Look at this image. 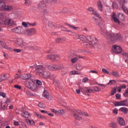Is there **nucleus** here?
<instances>
[{"mask_svg":"<svg viewBox=\"0 0 128 128\" xmlns=\"http://www.w3.org/2000/svg\"><path fill=\"white\" fill-rule=\"evenodd\" d=\"M100 34L107 38L109 42H114L118 40H122V36L119 34H114V33L110 34L108 31L102 29V28H101Z\"/></svg>","mask_w":128,"mask_h":128,"instance_id":"f257e3e1","label":"nucleus"},{"mask_svg":"<svg viewBox=\"0 0 128 128\" xmlns=\"http://www.w3.org/2000/svg\"><path fill=\"white\" fill-rule=\"evenodd\" d=\"M92 14H94V16H98L99 18V20L96 18H94V17H93V18L94 20V22L97 26H102L103 24H104V20H102V18L100 15H98V14L96 12V11L94 10V11L92 12Z\"/></svg>","mask_w":128,"mask_h":128,"instance_id":"f03ea898","label":"nucleus"},{"mask_svg":"<svg viewBox=\"0 0 128 128\" xmlns=\"http://www.w3.org/2000/svg\"><path fill=\"white\" fill-rule=\"evenodd\" d=\"M15 44L16 46H20L22 50H26V46L24 44V40L22 38L15 39Z\"/></svg>","mask_w":128,"mask_h":128,"instance_id":"7ed1b4c3","label":"nucleus"},{"mask_svg":"<svg viewBox=\"0 0 128 128\" xmlns=\"http://www.w3.org/2000/svg\"><path fill=\"white\" fill-rule=\"evenodd\" d=\"M27 88L32 92H36V84L32 80H30L28 82Z\"/></svg>","mask_w":128,"mask_h":128,"instance_id":"20e7f679","label":"nucleus"},{"mask_svg":"<svg viewBox=\"0 0 128 128\" xmlns=\"http://www.w3.org/2000/svg\"><path fill=\"white\" fill-rule=\"evenodd\" d=\"M4 24L8 26H14V24H16V22L10 18H7L4 20Z\"/></svg>","mask_w":128,"mask_h":128,"instance_id":"39448f33","label":"nucleus"},{"mask_svg":"<svg viewBox=\"0 0 128 128\" xmlns=\"http://www.w3.org/2000/svg\"><path fill=\"white\" fill-rule=\"evenodd\" d=\"M112 50L115 54H120L122 52V49L118 46H112Z\"/></svg>","mask_w":128,"mask_h":128,"instance_id":"423d86ee","label":"nucleus"},{"mask_svg":"<svg viewBox=\"0 0 128 128\" xmlns=\"http://www.w3.org/2000/svg\"><path fill=\"white\" fill-rule=\"evenodd\" d=\"M36 32V30L34 28L26 30L25 32L26 36H32V34H34Z\"/></svg>","mask_w":128,"mask_h":128,"instance_id":"0eeeda50","label":"nucleus"},{"mask_svg":"<svg viewBox=\"0 0 128 128\" xmlns=\"http://www.w3.org/2000/svg\"><path fill=\"white\" fill-rule=\"evenodd\" d=\"M90 42L92 44L94 48H98L100 46V45L98 44V39L96 38H92Z\"/></svg>","mask_w":128,"mask_h":128,"instance_id":"6e6552de","label":"nucleus"},{"mask_svg":"<svg viewBox=\"0 0 128 128\" xmlns=\"http://www.w3.org/2000/svg\"><path fill=\"white\" fill-rule=\"evenodd\" d=\"M40 76H44V78H48L50 76V72H48V71L43 70L42 72H40Z\"/></svg>","mask_w":128,"mask_h":128,"instance_id":"1a4fd4ad","label":"nucleus"},{"mask_svg":"<svg viewBox=\"0 0 128 128\" xmlns=\"http://www.w3.org/2000/svg\"><path fill=\"white\" fill-rule=\"evenodd\" d=\"M112 20H114V22H116V24H120V20L116 18V12H113L112 14V15L111 17Z\"/></svg>","mask_w":128,"mask_h":128,"instance_id":"9d476101","label":"nucleus"},{"mask_svg":"<svg viewBox=\"0 0 128 128\" xmlns=\"http://www.w3.org/2000/svg\"><path fill=\"white\" fill-rule=\"evenodd\" d=\"M46 3L44 1L40 2L38 4V8L40 10H44V8H46Z\"/></svg>","mask_w":128,"mask_h":128,"instance_id":"9b49d317","label":"nucleus"},{"mask_svg":"<svg viewBox=\"0 0 128 128\" xmlns=\"http://www.w3.org/2000/svg\"><path fill=\"white\" fill-rule=\"evenodd\" d=\"M1 8L3 10H5L6 12L12 10V6L10 5L6 6V4H4H4L2 6V8Z\"/></svg>","mask_w":128,"mask_h":128,"instance_id":"f8f14e48","label":"nucleus"},{"mask_svg":"<svg viewBox=\"0 0 128 128\" xmlns=\"http://www.w3.org/2000/svg\"><path fill=\"white\" fill-rule=\"evenodd\" d=\"M82 91L86 94H92V92H94V90L90 89L88 88H82Z\"/></svg>","mask_w":128,"mask_h":128,"instance_id":"ddd939ff","label":"nucleus"},{"mask_svg":"<svg viewBox=\"0 0 128 128\" xmlns=\"http://www.w3.org/2000/svg\"><path fill=\"white\" fill-rule=\"evenodd\" d=\"M76 56H78V55L76 54V52L74 50L70 51L68 54V57L70 58H74Z\"/></svg>","mask_w":128,"mask_h":128,"instance_id":"4468645a","label":"nucleus"},{"mask_svg":"<svg viewBox=\"0 0 128 128\" xmlns=\"http://www.w3.org/2000/svg\"><path fill=\"white\" fill-rule=\"evenodd\" d=\"M51 78L53 80V84L55 86H58V82L56 80V77L54 75H52Z\"/></svg>","mask_w":128,"mask_h":128,"instance_id":"2eb2a0df","label":"nucleus"},{"mask_svg":"<svg viewBox=\"0 0 128 128\" xmlns=\"http://www.w3.org/2000/svg\"><path fill=\"white\" fill-rule=\"evenodd\" d=\"M44 66L42 65L37 66H36V72H39V74H40V72H42L44 70Z\"/></svg>","mask_w":128,"mask_h":128,"instance_id":"dca6fc26","label":"nucleus"},{"mask_svg":"<svg viewBox=\"0 0 128 128\" xmlns=\"http://www.w3.org/2000/svg\"><path fill=\"white\" fill-rule=\"evenodd\" d=\"M118 122L120 126H126V122L122 118H118Z\"/></svg>","mask_w":128,"mask_h":128,"instance_id":"f3484780","label":"nucleus"},{"mask_svg":"<svg viewBox=\"0 0 128 128\" xmlns=\"http://www.w3.org/2000/svg\"><path fill=\"white\" fill-rule=\"evenodd\" d=\"M42 94L43 96H44V98H48V100H52V98H50V93H48V91L44 90Z\"/></svg>","mask_w":128,"mask_h":128,"instance_id":"a211bd4d","label":"nucleus"},{"mask_svg":"<svg viewBox=\"0 0 128 128\" xmlns=\"http://www.w3.org/2000/svg\"><path fill=\"white\" fill-rule=\"evenodd\" d=\"M97 6L100 10L102 12V8H104V6H102V3L100 0L97 2Z\"/></svg>","mask_w":128,"mask_h":128,"instance_id":"6ab92c4d","label":"nucleus"},{"mask_svg":"<svg viewBox=\"0 0 128 128\" xmlns=\"http://www.w3.org/2000/svg\"><path fill=\"white\" fill-rule=\"evenodd\" d=\"M48 68L50 70H58V65H50L48 66Z\"/></svg>","mask_w":128,"mask_h":128,"instance_id":"aec40b11","label":"nucleus"},{"mask_svg":"<svg viewBox=\"0 0 128 128\" xmlns=\"http://www.w3.org/2000/svg\"><path fill=\"white\" fill-rule=\"evenodd\" d=\"M72 114L74 116V118L76 119V120H82V117L81 116H80L78 115H77L76 114V113H74V112L72 111Z\"/></svg>","mask_w":128,"mask_h":128,"instance_id":"412c9836","label":"nucleus"},{"mask_svg":"<svg viewBox=\"0 0 128 128\" xmlns=\"http://www.w3.org/2000/svg\"><path fill=\"white\" fill-rule=\"evenodd\" d=\"M22 80H29L32 78L30 74H24L22 76Z\"/></svg>","mask_w":128,"mask_h":128,"instance_id":"4be33fe9","label":"nucleus"},{"mask_svg":"<svg viewBox=\"0 0 128 128\" xmlns=\"http://www.w3.org/2000/svg\"><path fill=\"white\" fill-rule=\"evenodd\" d=\"M124 2L122 3V10L124 12H125V14H126L128 16V8H126L124 5Z\"/></svg>","mask_w":128,"mask_h":128,"instance_id":"5701e85b","label":"nucleus"},{"mask_svg":"<svg viewBox=\"0 0 128 128\" xmlns=\"http://www.w3.org/2000/svg\"><path fill=\"white\" fill-rule=\"evenodd\" d=\"M19 30H20V34H26V30H24V28L22 26H19Z\"/></svg>","mask_w":128,"mask_h":128,"instance_id":"b1692460","label":"nucleus"},{"mask_svg":"<svg viewBox=\"0 0 128 128\" xmlns=\"http://www.w3.org/2000/svg\"><path fill=\"white\" fill-rule=\"evenodd\" d=\"M67 26H69L70 28H72V30H80V27H76L73 25H71L68 24H67Z\"/></svg>","mask_w":128,"mask_h":128,"instance_id":"393cba45","label":"nucleus"},{"mask_svg":"<svg viewBox=\"0 0 128 128\" xmlns=\"http://www.w3.org/2000/svg\"><path fill=\"white\" fill-rule=\"evenodd\" d=\"M13 32H15V34H20V26L16 28H15L12 30Z\"/></svg>","mask_w":128,"mask_h":128,"instance_id":"a878e982","label":"nucleus"},{"mask_svg":"<svg viewBox=\"0 0 128 128\" xmlns=\"http://www.w3.org/2000/svg\"><path fill=\"white\" fill-rule=\"evenodd\" d=\"M76 113L78 114H80V116H88V113H82L80 110H77Z\"/></svg>","mask_w":128,"mask_h":128,"instance_id":"bb28decb","label":"nucleus"},{"mask_svg":"<svg viewBox=\"0 0 128 128\" xmlns=\"http://www.w3.org/2000/svg\"><path fill=\"white\" fill-rule=\"evenodd\" d=\"M76 113L78 114H80V116H88V113H82L80 110H77Z\"/></svg>","mask_w":128,"mask_h":128,"instance_id":"cd10ccee","label":"nucleus"},{"mask_svg":"<svg viewBox=\"0 0 128 128\" xmlns=\"http://www.w3.org/2000/svg\"><path fill=\"white\" fill-rule=\"evenodd\" d=\"M76 113L78 114H80V116H88V113H82L80 110H77Z\"/></svg>","mask_w":128,"mask_h":128,"instance_id":"c85d7f7f","label":"nucleus"},{"mask_svg":"<svg viewBox=\"0 0 128 128\" xmlns=\"http://www.w3.org/2000/svg\"><path fill=\"white\" fill-rule=\"evenodd\" d=\"M48 60H54L56 58V55H48Z\"/></svg>","mask_w":128,"mask_h":128,"instance_id":"c756f323","label":"nucleus"},{"mask_svg":"<svg viewBox=\"0 0 128 128\" xmlns=\"http://www.w3.org/2000/svg\"><path fill=\"white\" fill-rule=\"evenodd\" d=\"M120 112H122L124 114H128V108H125V107H122V108H120Z\"/></svg>","mask_w":128,"mask_h":128,"instance_id":"7c9ffc66","label":"nucleus"},{"mask_svg":"<svg viewBox=\"0 0 128 128\" xmlns=\"http://www.w3.org/2000/svg\"><path fill=\"white\" fill-rule=\"evenodd\" d=\"M22 116L28 118L30 116V113L28 112H24L22 113Z\"/></svg>","mask_w":128,"mask_h":128,"instance_id":"2f4dec72","label":"nucleus"},{"mask_svg":"<svg viewBox=\"0 0 128 128\" xmlns=\"http://www.w3.org/2000/svg\"><path fill=\"white\" fill-rule=\"evenodd\" d=\"M126 102H128L127 100H124L120 102V106H126Z\"/></svg>","mask_w":128,"mask_h":128,"instance_id":"473e14b6","label":"nucleus"},{"mask_svg":"<svg viewBox=\"0 0 128 128\" xmlns=\"http://www.w3.org/2000/svg\"><path fill=\"white\" fill-rule=\"evenodd\" d=\"M63 40L64 39L62 38H56L55 39V42L56 44H62Z\"/></svg>","mask_w":128,"mask_h":128,"instance_id":"72a5a7b5","label":"nucleus"},{"mask_svg":"<svg viewBox=\"0 0 128 128\" xmlns=\"http://www.w3.org/2000/svg\"><path fill=\"white\" fill-rule=\"evenodd\" d=\"M93 90L96 92H98L102 91V88L98 87V86H94L92 87Z\"/></svg>","mask_w":128,"mask_h":128,"instance_id":"f704fd0d","label":"nucleus"},{"mask_svg":"<svg viewBox=\"0 0 128 128\" xmlns=\"http://www.w3.org/2000/svg\"><path fill=\"white\" fill-rule=\"evenodd\" d=\"M76 68L78 70H82L84 68V66L81 64H78L76 65Z\"/></svg>","mask_w":128,"mask_h":128,"instance_id":"c9c22d12","label":"nucleus"},{"mask_svg":"<svg viewBox=\"0 0 128 128\" xmlns=\"http://www.w3.org/2000/svg\"><path fill=\"white\" fill-rule=\"evenodd\" d=\"M110 126L112 128H118V126H116V123L114 122H112L110 123Z\"/></svg>","mask_w":128,"mask_h":128,"instance_id":"e433bc0d","label":"nucleus"},{"mask_svg":"<svg viewBox=\"0 0 128 128\" xmlns=\"http://www.w3.org/2000/svg\"><path fill=\"white\" fill-rule=\"evenodd\" d=\"M112 74L115 78H120V74H118V72L116 71H112Z\"/></svg>","mask_w":128,"mask_h":128,"instance_id":"4c0bfd02","label":"nucleus"},{"mask_svg":"<svg viewBox=\"0 0 128 128\" xmlns=\"http://www.w3.org/2000/svg\"><path fill=\"white\" fill-rule=\"evenodd\" d=\"M77 36H78L80 40H84L86 38V36H84L82 35H80V36H78V35H76Z\"/></svg>","mask_w":128,"mask_h":128,"instance_id":"58836bf2","label":"nucleus"},{"mask_svg":"<svg viewBox=\"0 0 128 128\" xmlns=\"http://www.w3.org/2000/svg\"><path fill=\"white\" fill-rule=\"evenodd\" d=\"M38 106L41 108H46V105L42 102L39 103Z\"/></svg>","mask_w":128,"mask_h":128,"instance_id":"ea45409f","label":"nucleus"},{"mask_svg":"<svg viewBox=\"0 0 128 128\" xmlns=\"http://www.w3.org/2000/svg\"><path fill=\"white\" fill-rule=\"evenodd\" d=\"M78 56L74 57V58L72 59V64H76V62H78Z\"/></svg>","mask_w":128,"mask_h":128,"instance_id":"a19ab883","label":"nucleus"},{"mask_svg":"<svg viewBox=\"0 0 128 128\" xmlns=\"http://www.w3.org/2000/svg\"><path fill=\"white\" fill-rule=\"evenodd\" d=\"M116 92V88H115L114 89H112L111 91V96H114V94Z\"/></svg>","mask_w":128,"mask_h":128,"instance_id":"79ce46f5","label":"nucleus"},{"mask_svg":"<svg viewBox=\"0 0 128 128\" xmlns=\"http://www.w3.org/2000/svg\"><path fill=\"white\" fill-rule=\"evenodd\" d=\"M88 82V78L85 77L82 80V82L86 84V82Z\"/></svg>","mask_w":128,"mask_h":128,"instance_id":"37998d69","label":"nucleus"},{"mask_svg":"<svg viewBox=\"0 0 128 128\" xmlns=\"http://www.w3.org/2000/svg\"><path fill=\"white\" fill-rule=\"evenodd\" d=\"M46 2L51 4V2H56L58 0H46Z\"/></svg>","mask_w":128,"mask_h":128,"instance_id":"c03bdc74","label":"nucleus"},{"mask_svg":"<svg viewBox=\"0 0 128 128\" xmlns=\"http://www.w3.org/2000/svg\"><path fill=\"white\" fill-rule=\"evenodd\" d=\"M48 26L50 28H53V26H54V24L52 22H48Z\"/></svg>","mask_w":128,"mask_h":128,"instance_id":"a18cd8bd","label":"nucleus"},{"mask_svg":"<svg viewBox=\"0 0 128 128\" xmlns=\"http://www.w3.org/2000/svg\"><path fill=\"white\" fill-rule=\"evenodd\" d=\"M114 105L115 106H120V102H114Z\"/></svg>","mask_w":128,"mask_h":128,"instance_id":"49530a36","label":"nucleus"},{"mask_svg":"<svg viewBox=\"0 0 128 128\" xmlns=\"http://www.w3.org/2000/svg\"><path fill=\"white\" fill-rule=\"evenodd\" d=\"M118 17L120 20H124V14H120L119 15H118Z\"/></svg>","mask_w":128,"mask_h":128,"instance_id":"de8ad7c7","label":"nucleus"},{"mask_svg":"<svg viewBox=\"0 0 128 128\" xmlns=\"http://www.w3.org/2000/svg\"><path fill=\"white\" fill-rule=\"evenodd\" d=\"M36 115L37 116L38 118H45L46 117L42 116V115L38 113H36Z\"/></svg>","mask_w":128,"mask_h":128,"instance_id":"09e8293b","label":"nucleus"},{"mask_svg":"<svg viewBox=\"0 0 128 128\" xmlns=\"http://www.w3.org/2000/svg\"><path fill=\"white\" fill-rule=\"evenodd\" d=\"M122 54H123V56H124V60H126V58H128V53L124 52Z\"/></svg>","mask_w":128,"mask_h":128,"instance_id":"8fccbe9b","label":"nucleus"},{"mask_svg":"<svg viewBox=\"0 0 128 128\" xmlns=\"http://www.w3.org/2000/svg\"><path fill=\"white\" fill-rule=\"evenodd\" d=\"M28 48H29V50H36V47L34 46H28Z\"/></svg>","mask_w":128,"mask_h":128,"instance_id":"3c124183","label":"nucleus"},{"mask_svg":"<svg viewBox=\"0 0 128 128\" xmlns=\"http://www.w3.org/2000/svg\"><path fill=\"white\" fill-rule=\"evenodd\" d=\"M4 13H0V18H1L2 20H4Z\"/></svg>","mask_w":128,"mask_h":128,"instance_id":"603ef678","label":"nucleus"},{"mask_svg":"<svg viewBox=\"0 0 128 128\" xmlns=\"http://www.w3.org/2000/svg\"><path fill=\"white\" fill-rule=\"evenodd\" d=\"M72 74H82V73H76V70L71 71Z\"/></svg>","mask_w":128,"mask_h":128,"instance_id":"864d4df0","label":"nucleus"},{"mask_svg":"<svg viewBox=\"0 0 128 128\" xmlns=\"http://www.w3.org/2000/svg\"><path fill=\"white\" fill-rule=\"evenodd\" d=\"M60 104L62 106H66V102H64V100H62V102H60Z\"/></svg>","mask_w":128,"mask_h":128,"instance_id":"5fc2aeb1","label":"nucleus"},{"mask_svg":"<svg viewBox=\"0 0 128 128\" xmlns=\"http://www.w3.org/2000/svg\"><path fill=\"white\" fill-rule=\"evenodd\" d=\"M102 72H104V74H110V72H108V70H106V68H102Z\"/></svg>","mask_w":128,"mask_h":128,"instance_id":"6e6d98bb","label":"nucleus"},{"mask_svg":"<svg viewBox=\"0 0 128 128\" xmlns=\"http://www.w3.org/2000/svg\"><path fill=\"white\" fill-rule=\"evenodd\" d=\"M4 78L5 76H4V75H2L0 76V80H1V82H3V80H6V78Z\"/></svg>","mask_w":128,"mask_h":128,"instance_id":"4d7b16f0","label":"nucleus"},{"mask_svg":"<svg viewBox=\"0 0 128 128\" xmlns=\"http://www.w3.org/2000/svg\"><path fill=\"white\" fill-rule=\"evenodd\" d=\"M64 114V110H60L59 112H58V114L60 116Z\"/></svg>","mask_w":128,"mask_h":128,"instance_id":"13d9d810","label":"nucleus"},{"mask_svg":"<svg viewBox=\"0 0 128 128\" xmlns=\"http://www.w3.org/2000/svg\"><path fill=\"white\" fill-rule=\"evenodd\" d=\"M118 6V4L116 2H114L112 4V8H116V6Z\"/></svg>","mask_w":128,"mask_h":128,"instance_id":"bf43d9fd","label":"nucleus"},{"mask_svg":"<svg viewBox=\"0 0 128 128\" xmlns=\"http://www.w3.org/2000/svg\"><path fill=\"white\" fill-rule=\"evenodd\" d=\"M36 82L38 86H42V82L38 80H36Z\"/></svg>","mask_w":128,"mask_h":128,"instance_id":"052dcab7","label":"nucleus"},{"mask_svg":"<svg viewBox=\"0 0 128 128\" xmlns=\"http://www.w3.org/2000/svg\"><path fill=\"white\" fill-rule=\"evenodd\" d=\"M4 76H5L4 78H5V80H8V78H10V76H8V74H4Z\"/></svg>","mask_w":128,"mask_h":128,"instance_id":"680f3d73","label":"nucleus"},{"mask_svg":"<svg viewBox=\"0 0 128 128\" xmlns=\"http://www.w3.org/2000/svg\"><path fill=\"white\" fill-rule=\"evenodd\" d=\"M14 88H17L18 90H22V86L18 85H15Z\"/></svg>","mask_w":128,"mask_h":128,"instance_id":"e2e57ef3","label":"nucleus"},{"mask_svg":"<svg viewBox=\"0 0 128 128\" xmlns=\"http://www.w3.org/2000/svg\"><path fill=\"white\" fill-rule=\"evenodd\" d=\"M22 26H24V28H28V24H26V22H22Z\"/></svg>","mask_w":128,"mask_h":128,"instance_id":"0e129e2a","label":"nucleus"},{"mask_svg":"<svg viewBox=\"0 0 128 128\" xmlns=\"http://www.w3.org/2000/svg\"><path fill=\"white\" fill-rule=\"evenodd\" d=\"M14 52H22V50H20V49H14Z\"/></svg>","mask_w":128,"mask_h":128,"instance_id":"69168bd1","label":"nucleus"},{"mask_svg":"<svg viewBox=\"0 0 128 128\" xmlns=\"http://www.w3.org/2000/svg\"><path fill=\"white\" fill-rule=\"evenodd\" d=\"M21 74H16L15 75V78H20L21 76Z\"/></svg>","mask_w":128,"mask_h":128,"instance_id":"338daca9","label":"nucleus"},{"mask_svg":"<svg viewBox=\"0 0 128 128\" xmlns=\"http://www.w3.org/2000/svg\"><path fill=\"white\" fill-rule=\"evenodd\" d=\"M113 112L114 114H118V110L116 108L113 110Z\"/></svg>","mask_w":128,"mask_h":128,"instance_id":"774afa93","label":"nucleus"}]
</instances>
